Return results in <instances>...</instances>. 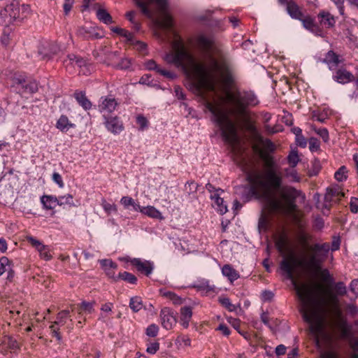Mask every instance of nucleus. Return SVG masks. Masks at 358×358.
I'll return each mask as SVG.
<instances>
[{
  "instance_id": "cd10ccee",
  "label": "nucleus",
  "mask_w": 358,
  "mask_h": 358,
  "mask_svg": "<svg viewBox=\"0 0 358 358\" xmlns=\"http://www.w3.org/2000/svg\"><path fill=\"white\" fill-rule=\"evenodd\" d=\"M74 97L78 103L85 110L90 109L92 106L91 102L86 97L82 91L74 94Z\"/></svg>"
},
{
  "instance_id": "49530a36",
  "label": "nucleus",
  "mask_w": 358,
  "mask_h": 358,
  "mask_svg": "<svg viewBox=\"0 0 358 358\" xmlns=\"http://www.w3.org/2000/svg\"><path fill=\"white\" fill-rule=\"evenodd\" d=\"M93 305V303L83 301L80 305L78 313L80 314L82 311H84L87 313H91L94 310Z\"/></svg>"
},
{
  "instance_id": "3c124183",
  "label": "nucleus",
  "mask_w": 358,
  "mask_h": 358,
  "mask_svg": "<svg viewBox=\"0 0 358 358\" xmlns=\"http://www.w3.org/2000/svg\"><path fill=\"white\" fill-rule=\"evenodd\" d=\"M264 148L269 152H273L275 150L274 143L269 139H265L262 141Z\"/></svg>"
},
{
  "instance_id": "4c0bfd02",
  "label": "nucleus",
  "mask_w": 358,
  "mask_h": 358,
  "mask_svg": "<svg viewBox=\"0 0 358 358\" xmlns=\"http://www.w3.org/2000/svg\"><path fill=\"white\" fill-rule=\"evenodd\" d=\"M134 45V48L141 54L145 55L147 53V45L140 41H134L130 42Z\"/></svg>"
},
{
  "instance_id": "a878e982",
  "label": "nucleus",
  "mask_w": 358,
  "mask_h": 358,
  "mask_svg": "<svg viewBox=\"0 0 358 358\" xmlns=\"http://www.w3.org/2000/svg\"><path fill=\"white\" fill-rule=\"evenodd\" d=\"M287 11L292 18L300 20L303 16L300 8L296 3H289L287 6Z\"/></svg>"
},
{
  "instance_id": "58836bf2",
  "label": "nucleus",
  "mask_w": 358,
  "mask_h": 358,
  "mask_svg": "<svg viewBox=\"0 0 358 358\" xmlns=\"http://www.w3.org/2000/svg\"><path fill=\"white\" fill-rule=\"evenodd\" d=\"M336 294L338 296H345L347 294V287L343 282H334Z\"/></svg>"
},
{
  "instance_id": "4d7b16f0",
  "label": "nucleus",
  "mask_w": 358,
  "mask_h": 358,
  "mask_svg": "<svg viewBox=\"0 0 358 358\" xmlns=\"http://www.w3.org/2000/svg\"><path fill=\"white\" fill-rule=\"evenodd\" d=\"M159 293H160V294H162V296L166 297V298H169L170 299L173 300L174 301V303H176L178 300V296L173 292H166L163 289H160Z\"/></svg>"
},
{
  "instance_id": "bf43d9fd",
  "label": "nucleus",
  "mask_w": 358,
  "mask_h": 358,
  "mask_svg": "<svg viewBox=\"0 0 358 358\" xmlns=\"http://www.w3.org/2000/svg\"><path fill=\"white\" fill-rule=\"evenodd\" d=\"M350 290L356 297L358 296V279H354L351 281L349 286Z\"/></svg>"
},
{
  "instance_id": "69168bd1",
  "label": "nucleus",
  "mask_w": 358,
  "mask_h": 358,
  "mask_svg": "<svg viewBox=\"0 0 358 358\" xmlns=\"http://www.w3.org/2000/svg\"><path fill=\"white\" fill-rule=\"evenodd\" d=\"M321 358H338L336 354L331 350H323L320 352Z\"/></svg>"
},
{
  "instance_id": "f8f14e48",
  "label": "nucleus",
  "mask_w": 358,
  "mask_h": 358,
  "mask_svg": "<svg viewBox=\"0 0 358 358\" xmlns=\"http://www.w3.org/2000/svg\"><path fill=\"white\" fill-rule=\"evenodd\" d=\"M27 241L38 252L41 259L45 261H49L52 259V256L48 245H43L41 241L32 236L27 237Z\"/></svg>"
},
{
  "instance_id": "c03bdc74",
  "label": "nucleus",
  "mask_w": 358,
  "mask_h": 358,
  "mask_svg": "<svg viewBox=\"0 0 358 358\" xmlns=\"http://www.w3.org/2000/svg\"><path fill=\"white\" fill-rule=\"evenodd\" d=\"M287 239L285 234L281 235L276 241V247L279 252H282L287 245Z\"/></svg>"
},
{
  "instance_id": "0e129e2a",
  "label": "nucleus",
  "mask_w": 358,
  "mask_h": 358,
  "mask_svg": "<svg viewBox=\"0 0 358 358\" xmlns=\"http://www.w3.org/2000/svg\"><path fill=\"white\" fill-rule=\"evenodd\" d=\"M350 210L352 213H357L358 212V199L352 197L350 203Z\"/></svg>"
},
{
  "instance_id": "4468645a",
  "label": "nucleus",
  "mask_w": 358,
  "mask_h": 358,
  "mask_svg": "<svg viewBox=\"0 0 358 358\" xmlns=\"http://www.w3.org/2000/svg\"><path fill=\"white\" fill-rule=\"evenodd\" d=\"M333 79L338 83L346 84L354 81L355 76L345 68L341 67L338 69L333 75Z\"/></svg>"
},
{
  "instance_id": "de8ad7c7",
  "label": "nucleus",
  "mask_w": 358,
  "mask_h": 358,
  "mask_svg": "<svg viewBox=\"0 0 358 358\" xmlns=\"http://www.w3.org/2000/svg\"><path fill=\"white\" fill-rule=\"evenodd\" d=\"M217 206V211L220 212L221 215H224L227 212V206L224 203V200L221 198V201L215 200L214 201L213 206Z\"/></svg>"
},
{
  "instance_id": "13d9d810",
  "label": "nucleus",
  "mask_w": 358,
  "mask_h": 358,
  "mask_svg": "<svg viewBox=\"0 0 358 358\" xmlns=\"http://www.w3.org/2000/svg\"><path fill=\"white\" fill-rule=\"evenodd\" d=\"M176 342L179 345H184L185 346H189L191 344L190 338L187 336H178L176 339Z\"/></svg>"
},
{
  "instance_id": "774afa93",
  "label": "nucleus",
  "mask_w": 358,
  "mask_h": 358,
  "mask_svg": "<svg viewBox=\"0 0 358 358\" xmlns=\"http://www.w3.org/2000/svg\"><path fill=\"white\" fill-rule=\"evenodd\" d=\"M274 294L271 291L269 290H264L262 293V299L264 301H271Z\"/></svg>"
},
{
  "instance_id": "473e14b6",
  "label": "nucleus",
  "mask_w": 358,
  "mask_h": 358,
  "mask_svg": "<svg viewBox=\"0 0 358 358\" xmlns=\"http://www.w3.org/2000/svg\"><path fill=\"white\" fill-rule=\"evenodd\" d=\"M68 205L69 206H75L73 203V197L71 194H68L64 196H58V206H64Z\"/></svg>"
},
{
  "instance_id": "c756f323",
  "label": "nucleus",
  "mask_w": 358,
  "mask_h": 358,
  "mask_svg": "<svg viewBox=\"0 0 358 358\" xmlns=\"http://www.w3.org/2000/svg\"><path fill=\"white\" fill-rule=\"evenodd\" d=\"M120 203L126 208H129L131 207L132 209L136 211H138L140 209V206L136 203L131 197L129 196H123L120 200Z\"/></svg>"
},
{
  "instance_id": "338daca9",
  "label": "nucleus",
  "mask_w": 358,
  "mask_h": 358,
  "mask_svg": "<svg viewBox=\"0 0 358 358\" xmlns=\"http://www.w3.org/2000/svg\"><path fill=\"white\" fill-rule=\"evenodd\" d=\"M296 143L297 145H299L301 148H305L307 145V142L304 136L301 134H299L296 136Z\"/></svg>"
},
{
  "instance_id": "7c9ffc66",
  "label": "nucleus",
  "mask_w": 358,
  "mask_h": 358,
  "mask_svg": "<svg viewBox=\"0 0 358 358\" xmlns=\"http://www.w3.org/2000/svg\"><path fill=\"white\" fill-rule=\"evenodd\" d=\"M129 307L135 313L142 309L143 304L141 298L139 296L131 297L129 301Z\"/></svg>"
},
{
  "instance_id": "f704fd0d",
  "label": "nucleus",
  "mask_w": 358,
  "mask_h": 358,
  "mask_svg": "<svg viewBox=\"0 0 358 358\" xmlns=\"http://www.w3.org/2000/svg\"><path fill=\"white\" fill-rule=\"evenodd\" d=\"M117 278H120V279H122L124 281H127L133 285L136 284L137 282L136 277L134 275H133L132 273H130L127 271L120 273L118 274Z\"/></svg>"
},
{
  "instance_id": "72a5a7b5",
  "label": "nucleus",
  "mask_w": 358,
  "mask_h": 358,
  "mask_svg": "<svg viewBox=\"0 0 358 358\" xmlns=\"http://www.w3.org/2000/svg\"><path fill=\"white\" fill-rule=\"evenodd\" d=\"M111 31L123 36L124 38H125L127 39V41H128L129 42L132 41L134 35L132 33L129 32V31L125 30L122 28H120V27H112Z\"/></svg>"
},
{
  "instance_id": "ea45409f",
  "label": "nucleus",
  "mask_w": 358,
  "mask_h": 358,
  "mask_svg": "<svg viewBox=\"0 0 358 358\" xmlns=\"http://www.w3.org/2000/svg\"><path fill=\"white\" fill-rule=\"evenodd\" d=\"M10 269V261L6 257L0 258V276L6 271Z\"/></svg>"
},
{
  "instance_id": "6e6d98bb",
  "label": "nucleus",
  "mask_w": 358,
  "mask_h": 358,
  "mask_svg": "<svg viewBox=\"0 0 358 358\" xmlns=\"http://www.w3.org/2000/svg\"><path fill=\"white\" fill-rule=\"evenodd\" d=\"M131 64V59L125 57L121 59L120 62L117 65V67L120 69H127L130 67Z\"/></svg>"
},
{
  "instance_id": "b1692460",
  "label": "nucleus",
  "mask_w": 358,
  "mask_h": 358,
  "mask_svg": "<svg viewBox=\"0 0 358 358\" xmlns=\"http://www.w3.org/2000/svg\"><path fill=\"white\" fill-rule=\"evenodd\" d=\"M222 273L231 282H233L240 278L238 272L230 264L224 265L222 268Z\"/></svg>"
},
{
  "instance_id": "423d86ee",
  "label": "nucleus",
  "mask_w": 358,
  "mask_h": 358,
  "mask_svg": "<svg viewBox=\"0 0 358 358\" xmlns=\"http://www.w3.org/2000/svg\"><path fill=\"white\" fill-rule=\"evenodd\" d=\"M314 254L310 257L306 266L309 268H317L321 263L327 257L330 251V245L328 243H315L312 247Z\"/></svg>"
},
{
  "instance_id": "864d4df0",
  "label": "nucleus",
  "mask_w": 358,
  "mask_h": 358,
  "mask_svg": "<svg viewBox=\"0 0 358 358\" xmlns=\"http://www.w3.org/2000/svg\"><path fill=\"white\" fill-rule=\"evenodd\" d=\"M52 179L54 182L58 185L60 188L64 187V183L63 182L62 177L59 173L54 172L52 176Z\"/></svg>"
},
{
  "instance_id": "39448f33",
  "label": "nucleus",
  "mask_w": 358,
  "mask_h": 358,
  "mask_svg": "<svg viewBox=\"0 0 358 358\" xmlns=\"http://www.w3.org/2000/svg\"><path fill=\"white\" fill-rule=\"evenodd\" d=\"M63 64L69 73H72L76 67L79 69V73L85 76L90 74L94 71V66L92 64L78 58L73 54L68 55L63 60Z\"/></svg>"
},
{
  "instance_id": "c9c22d12",
  "label": "nucleus",
  "mask_w": 358,
  "mask_h": 358,
  "mask_svg": "<svg viewBox=\"0 0 358 358\" xmlns=\"http://www.w3.org/2000/svg\"><path fill=\"white\" fill-rule=\"evenodd\" d=\"M347 168L345 166H342L336 171L334 178L338 182H343L347 179Z\"/></svg>"
},
{
  "instance_id": "1a4fd4ad",
  "label": "nucleus",
  "mask_w": 358,
  "mask_h": 358,
  "mask_svg": "<svg viewBox=\"0 0 358 358\" xmlns=\"http://www.w3.org/2000/svg\"><path fill=\"white\" fill-rule=\"evenodd\" d=\"M121 260L126 262H130L131 264L136 268V270L145 275L148 276L151 274L155 268L153 262H150L147 260H143L139 258H131L129 257H125L121 259Z\"/></svg>"
},
{
  "instance_id": "680f3d73",
  "label": "nucleus",
  "mask_w": 358,
  "mask_h": 358,
  "mask_svg": "<svg viewBox=\"0 0 358 358\" xmlns=\"http://www.w3.org/2000/svg\"><path fill=\"white\" fill-rule=\"evenodd\" d=\"M102 206L106 212L108 213H110L111 212H116L117 208L115 205L110 204L106 201H104L102 203Z\"/></svg>"
},
{
  "instance_id": "a18cd8bd",
  "label": "nucleus",
  "mask_w": 358,
  "mask_h": 358,
  "mask_svg": "<svg viewBox=\"0 0 358 358\" xmlns=\"http://www.w3.org/2000/svg\"><path fill=\"white\" fill-rule=\"evenodd\" d=\"M219 302L222 304V306H223L230 312L234 311L236 310L235 305L232 304L230 299L227 297L220 298Z\"/></svg>"
},
{
  "instance_id": "a19ab883",
  "label": "nucleus",
  "mask_w": 358,
  "mask_h": 358,
  "mask_svg": "<svg viewBox=\"0 0 358 358\" xmlns=\"http://www.w3.org/2000/svg\"><path fill=\"white\" fill-rule=\"evenodd\" d=\"M321 276L322 280L327 285H331L334 284V278L327 268L322 271Z\"/></svg>"
},
{
  "instance_id": "f257e3e1",
  "label": "nucleus",
  "mask_w": 358,
  "mask_h": 358,
  "mask_svg": "<svg viewBox=\"0 0 358 358\" xmlns=\"http://www.w3.org/2000/svg\"><path fill=\"white\" fill-rule=\"evenodd\" d=\"M173 26L168 0H158V29H167L175 37L172 51L166 55L165 60L174 64L187 77H194L203 90H216L217 85L232 87L235 81L233 68L229 54L222 45L212 36L199 34L195 43L205 62L197 64L182 39L174 32Z\"/></svg>"
},
{
  "instance_id": "dca6fc26",
  "label": "nucleus",
  "mask_w": 358,
  "mask_h": 358,
  "mask_svg": "<svg viewBox=\"0 0 358 358\" xmlns=\"http://www.w3.org/2000/svg\"><path fill=\"white\" fill-rule=\"evenodd\" d=\"M104 124L109 131L116 134L124 129L122 122L117 117H104Z\"/></svg>"
},
{
  "instance_id": "e433bc0d",
  "label": "nucleus",
  "mask_w": 358,
  "mask_h": 358,
  "mask_svg": "<svg viewBox=\"0 0 358 358\" xmlns=\"http://www.w3.org/2000/svg\"><path fill=\"white\" fill-rule=\"evenodd\" d=\"M3 342L4 345L10 350H15L20 348L19 343L12 337H6Z\"/></svg>"
},
{
  "instance_id": "7ed1b4c3",
  "label": "nucleus",
  "mask_w": 358,
  "mask_h": 358,
  "mask_svg": "<svg viewBox=\"0 0 358 358\" xmlns=\"http://www.w3.org/2000/svg\"><path fill=\"white\" fill-rule=\"evenodd\" d=\"M260 157L264 162V171L261 172L255 166H250L246 171V178L250 182L248 192L251 196H258L261 189H267L273 192H279L285 201H275L273 203L275 210L284 214H289L296 209V199L301 196L304 200L306 196L299 190L292 186H282V175L280 166L275 158L269 153L261 152Z\"/></svg>"
},
{
  "instance_id": "f03ea898",
  "label": "nucleus",
  "mask_w": 358,
  "mask_h": 358,
  "mask_svg": "<svg viewBox=\"0 0 358 358\" xmlns=\"http://www.w3.org/2000/svg\"><path fill=\"white\" fill-rule=\"evenodd\" d=\"M211 121L218 127L223 140L234 145L238 141L236 124L229 117L226 105L231 106V113L238 124L249 123L247 106H255L258 100L252 91H196Z\"/></svg>"
},
{
  "instance_id": "052dcab7",
  "label": "nucleus",
  "mask_w": 358,
  "mask_h": 358,
  "mask_svg": "<svg viewBox=\"0 0 358 358\" xmlns=\"http://www.w3.org/2000/svg\"><path fill=\"white\" fill-rule=\"evenodd\" d=\"M316 133L323 139L324 142L329 141V132L325 128H320L316 130Z\"/></svg>"
},
{
  "instance_id": "09e8293b",
  "label": "nucleus",
  "mask_w": 358,
  "mask_h": 358,
  "mask_svg": "<svg viewBox=\"0 0 358 358\" xmlns=\"http://www.w3.org/2000/svg\"><path fill=\"white\" fill-rule=\"evenodd\" d=\"M136 123L139 126V129L143 130L148 127V120L142 115H138L136 116Z\"/></svg>"
},
{
  "instance_id": "bb28decb",
  "label": "nucleus",
  "mask_w": 358,
  "mask_h": 358,
  "mask_svg": "<svg viewBox=\"0 0 358 358\" xmlns=\"http://www.w3.org/2000/svg\"><path fill=\"white\" fill-rule=\"evenodd\" d=\"M74 127L75 124L71 123L66 115L60 116L56 124V127L63 132Z\"/></svg>"
},
{
  "instance_id": "8fccbe9b",
  "label": "nucleus",
  "mask_w": 358,
  "mask_h": 358,
  "mask_svg": "<svg viewBox=\"0 0 358 358\" xmlns=\"http://www.w3.org/2000/svg\"><path fill=\"white\" fill-rule=\"evenodd\" d=\"M134 16H135V12L134 11H129L126 14V17L128 19V20L133 24L134 28L136 30H139L140 25L138 22H135L134 20Z\"/></svg>"
},
{
  "instance_id": "5701e85b",
  "label": "nucleus",
  "mask_w": 358,
  "mask_h": 358,
  "mask_svg": "<svg viewBox=\"0 0 358 358\" xmlns=\"http://www.w3.org/2000/svg\"><path fill=\"white\" fill-rule=\"evenodd\" d=\"M192 316L190 306H183L180 308V324L184 328H187Z\"/></svg>"
},
{
  "instance_id": "412c9836",
  "label": "nucleus",
  "mask_w": 358,
  "mask_h": 358,
  "mask_svg": "<svg viewBox=\"0 0 358 358\" xmlns=\"http://www.w3.org/2000/svg\"><path fill=\"white\" fill-rule=\"evenodd\" d=\"M341 336L343 338H350L353 336L352 326L346 320L340 319L337 323Z\"/></svg>"
},
{
  "instance_id": "79ce46f5",
  "label": "nucleus",
  "mask_w": 358,
  "mask_h": 358,
  "mask_svg": "<svg viewBox=\"0 0 358 358\" xmlns=\"http://www.w3.org/2000/svg\"><path fill=\"white\" fill-rule=\"evenodd\" d=\"M99 262L105 271L110 269H116L117 267V264L110 259H101Z\"/></svg>"
},
{
  "instance_id": "9d476101",
  "label": "nucleus",
  "mask_w": 358,
  "mask_h": 358,
  "mask_svg": "<svg viewBox=\"0 0 358 358\" xmlns=\"http://www.w3.org/2000/svg\"><path fill=\"white\" fill-rule=\"evenodd\" d=\"M77 35L84 39L94 40L101 38L104 34L101 28L96 26H83L78 29Z\"/></svg>"
},
{
  "instance_id": "aec40b11",
  "label": "nucleus",
  "mask_w": 358,
  "mask_h": 358,
  "mask_svg": "<svg viewBox=\"0 0 358 358\" xmlns=\"http://www.w3.org/2000/svg\"><path fill=\"white\" fill-rule=\"evenodd\" d=\"M117 106V102L112 96L101 97L99 105L101 111L111 113L114 111Z\"/></svg>"
},
{
  "instance_id": "f3484780",
  "label": "nucleus",
  "mask_w": 358,
  "mask_h": 358,
  "mask_svg": "<svg viewBox=\"0 0 358 358\" xmlns=\"http://www.w3.org/2000/svg\"><path fill=\"white\" fill-rule=\"evenodd\" d=\"M343 196H344V193L341 191L339 185H335L327 187L324 195L325 208H327V205L330 204L334 198H341Z\"/></svg>"
},
{
  "instance_id": "0eeeda50",
  "label": "nucleus",
  "mask_w": 358,
  "mask_h": 358,
  "mask_svg": "<svg viewBox=\"0 0 358 358\" xmlns=\"http://www.w3.org/2000/svg\"><path fill=\"white\" fill-rule=\"evenodd\" d=\"M11 87L24 90H38V85L32 78H25L24 75L15 73L11 78Z\"/></svg>"
},
{
  "instance_id": "5fc2aeb1",
  "label": "nucleus",
  "mask_w": 358,
  "mask_h": 358,
  "mask_svg": "<svg viewBox=\"0 0 358 358\" xmlns=\"http://www.w3.org/2000/svg\"><path fill=\"white\" fill-rule=\"evenodd\" d=\"M139 210L151 217H157V210L154 207L143 208V209L140 208Z\"/></svg>"
},
{
  "instance_id": "6ab92c4d",
  "label": "nucleus",
  "mask_w": 358,
  "mask_h": 358,
  "mask_svg": "<svg viewBox=\"0 0 358 358\" xmlns=\"http://www.w3.org/2000/svg\"><path fill=\"white\" fill-rule=\"evenodd\" d=\"M320 24L325 28L331 29L335 26L336 18L329 11L321 10L317 14Z\"/></svg>"
},
{
  "instance_id": "e2e57ef3",
  "label": "nucleus",
  "mask_w": 358,
  "mask_h": 358,
  "mask_svg": "<svg viewBox=\"0 0 358 358\" xmlns=\"http://www.w3.org/2000/svg\"><path fill=\"white\" fill-rule=\"evenodd\" d=\"M309 148L311 151L317 150L320 148V143L317 139L311 138L309 141Z\"/></svg>"
},
{
  "instance_id": "c85d7f7f",
  "label": "nucleus",
  "mask_w": 358,
  "mask_h": 358,
  "mask_svg": "<svg viewBox=\"0 0 358 358\" xmlns=\"http://www.w3.org/2000/svg\"><path fill=\"white\" fill-rule=\"evenodd\" d=\"M96 17L101 22L104 24H110L113 23L112 17L109 13L103 8H99L96 10Z\"/></svg>"
},
{
  "instance_id": "6e6552de",
  "label": "nucleus",
  "mask_w": 358,
  "mask_h": 358,
  "mask_svg": "<svg viewBox=\"0 0 358 358\" xmlns=\"http://www.w3.org/2000/svg\"><path fill=\"white\" fill-rule=\"evenodd\" d=\"M137 6L141 8L143 15L150 19L155 26L157 0H134Z\"/></svg>"
},
{
  "instance_id": "a211bd4d",
  "label": "nucleus",
  "mask_w": 358,
  "mask_h": 358,
  "mask_svg": "<svg viewBox=\"0 0 358 358\" xmlns=\"http://www.w3.org/2000/svg\"><path fill=\"white\" fill-rule=\"evenodd\" d=\"M342 62L341 56L333 50L328 51L322 60V62L325 63L331 71L336 69Z\"/></svg>"
},
{
  "instance_id": "393cba45",
  "label": "nucleus",
  "mask_w": 358,
  "mask_h": 358,
  "mask_svg": "<svg viewBox=\"0 0 358 358\" xmlns=\"http://www.w3.org/2000/svg\"><path fill=\"white\" fill-rule=\"evenodd\" d=\"M41 202L43 208L47 210H52L58 205V197L52 195H43L41 197Z\"/></svg>"
},
{
  "instance_id": "2f4dec72",
  "label": "nucleus",
  "mask_w": 358,
  "mask_h": 358,
  "mask_svg": "<svg viewBox=\"0 0 358 358\" xmlns=\"http://www.w3.org/2000/svg\"><path fill=\"white\" fill-rule=\"evenodd\" d=\"M155 80L150 74H145L138 81V84L144 87H152L155 86Z\"/></svg>"
},
{
  "instance_id": "603ef678",
  "label": "nucleus",
  "mask_w": 358,
  "mask_h": 358,
  "mask_svg": "<svg viewBox=\"0 0 358 358\" xmlns=\"http://www.w3.org/2000/svg\"><path fill=\"white\" fill-rule=\"evenodd\" d=\"M321 166L320 164V162L318 161H315L313 164V166L311 169L309 171V176H317L320 171Z\"/></svg>"
},
{
  "instance_id": "4be33fe9",
  "label": "nucleus",
  "mask_w": 358,
  "mask_h": 358,
  "mask_svg": "<svg viewBox=\"0 0 358 358\" xmlns=\"http://www.w3.org/2000/svg\"><path fill=\"white\" fill-rule=\"evenodd\" d=\"M198 184L194 181H188L185 185L184 194L189 201L196 199Z\"/></svg>"
},
{
  "instance_id": "37998d69",
  "label": "nucleus",
  "mask_w": 358,
  "mask_h": 358,
  "mask_svg": "<svg viewBox=\"0 0 358 358\" xmlns=\"http://www.w3.org/2000/svg\"><path fill=\"white\" fill-rule=\"evenodd\" d=\"M287 161L291 167H295L299 162V157L296 151H292L287 156Z\"/></svg>"
},
{
  "instance_id": "20e7f679",
  "label": "nucleus",
  "mask_w": 358,
  "mask_h": 358,
  "mask_svg": "<svg viewBox=\"0 0 358 358\" xmlns=\"http://www.w3.org/2000/svg\"><path fill=\"white\" fill-rule=\"evenodd\" d=\"M301 262L298 261L294 256L291 255L289 259H283L280 264V269L285 273L286 278L291 280L296 289V294L301 303L300 312L303 320L309 325L308 329L310 334L317 339L322 331V320L317 310L314 307V298L311 291L306 287H299L296 285L294 279V271Z\"/></svg>"
},
{
  "instance_id": "9b49d317",
  "label": "nucleus",
  "mask_w": 358,
  "mask_h": 358,
  "mask_svg": "<svg viewBox=\"0 0 358 358\" xmlns=\"http://www.w3.org/2000/svg\"><path fill=\"white\" fill-rule=\"evenodd\" d=\"M69 317L70 311L69 310H62L57 314L56 321L50 327L52 336L55 337L58 341L62 340V336L59 332V328L57 326L64 325Z\"/></svg>"
},
{
  "instance_id": "2eb2a0df",
  "label": "nucleus",
  "mask_w": 358,
  "mask_h": 358,
  "mask_svg": "<svg viewBox=\"0 0 358 358\" xmlns=\"http://www.w3.org/2000/svg\"><path fill=\"white\" fill-rule=\"evenodd\" d=\"M300 21L302 22V24L306 29L311 31L317 36H322L323 31L322 29L315 23V20L311 16L303 15Z\"/></svg>"
},
{
  "instance_id": "ddd939ff",
  "label": "nucleus",
  "mask_w": 358,
  "mask_h": 358,
  "mask_svg": "<svg viewBox=\"0 0 358 358\" xmlns=\"http://www.w3.org/2000/svg\"><path fill=\"white\" fill-rule=\"evenodd\" d=\"M162 326L166 330L171 329L176 324L174 312L169 308H162L160 313Z\"/></svg>"
}]
</instances>
